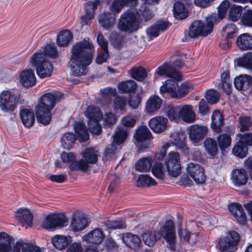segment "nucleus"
I'll return each mask as SVG.
<instances>
[{
    "label": "nucleus",
    "instance_id": "f257e3e1",
    "mask_svg": "<svg viewBox=\"0 0 252 252\" xmlns=\"http://www.w3.org/2000/svg\"><path fill=\"white\" fill-rule=\"evenodd\" d=\"M93 48V44L88 38H85L73 45L68 64L74 75H85L87 74V66L92 61Z\"/></svg>",
    "mask_w": 252,
    "mask_h": 252
},
{
    "label": "nucleus",
    "instance_id": "f03ea898",
    "mask_svg": "<svg viewBox=\"0 0 252 252\" xmlns=\"http://www.w3.org/2000/svg\"><path fill=\"white\" fill-rule=\"evenodd\" d=\"M154 16L153 13L147 8L138 11L134 8H129L124 12L119 19L117 29L122 32L129 33L135 32L141 28L143 21L147 22Z\"/></svg>",
    "mask_w": 252,
    "mask_h": 252
},
{
    "label": "nucleus",
    "instance_id": "7ed1b4c3",
    "mask_svg": "<svg viewBox=\"0 0 252 252\" xmlns=\"http://www.w3.org/2000/svg\"><path fill=\"white\" fill-rule=\"evenodd\" d=\"M63 97V94L59 92L48 93L42 95L35 109L38 122L44 125L49 124L52 118L51 110Z\"/></svg>",
    "mask_w": 252,
    "mask_h": 252
},
{
    "label": "nucleus",
    "instance_id": "20e7f679",
    "mask_svg": "<svg viewBox=\"0 0 252 252\" xmlns=\"http://www.w3.org/2000/svg\"><path fill=\"white\" fill-rule=\"evenodd\" d=\"M30 62L35 68L36 73L41 78L50 77L53 72V67L44 54L37 51L31 57Z\"/></svg>",
    "mask_w": 252,
    "mask_h": 252
},
{
    "label": "nucleus",
    "instance_id": "39448f33",
    "mask_svg": "<svg viewBox=\"0 0 252 252\" xmlns=\"http://www.w3.org/2000/svg\"><path fill=\"white\" fill-rule=\"evenodd\" d=\"M216 19L217 15H213L207 17L206 24L201 20L193 21L189 28V36L195 38L199 36H206L208 35L212 32L214 23Z\"/></svg>",
    "mask_w": 252,
    "mask_h": 252
},
{
    "label": "nucleus",
    "instance_id": "423d86ee",
    "mask_svg": "<svg viewBox=\"0 0 252 252\" xmlns=\"http://www.w3.org/2000/svg\"><path fill=\"white\" fill-rule=\"evenodd\" d=\"M167 116L171 121L178 122L182 120L187 123L194 122L196 118L192 106L189 105H180L170 108Z\"/></svg>",
    "mask_w": 252,
    "mask_h": 252
},
{
    "label": "nucleus",
    "instance_id": "0eeeda50",
    "mask_svg": "<svg viewBox=\"0 0 252 252\" xmlns=\"http://www.w3.org/2000/svg\"><path fill=\"white\" fill-rule=\"evenodd\" d=\"M24 100L20 95H16L8 90L2 91L0 94V109L5 113H11L15 110L19 103Z\"/></svg>",
    "mask_w": 252,
    "mask_h": 252
},
{
    "label": "nucleus",
    "instance_id": "6e6552de",
    "mask_svg": "<svg viewBox=\"0 0 252 252\" xmlns=\"http://www.w3.org/2000/svg\"><path fill=\"white\" fill-rule=\"evenodd\" d=\"M98 156L97 150L92 148H87L83 153V159H80L78 162L72 163L69 166V168L73 171H86L89 164H94L97 162Z\"/></svg>",
    "mask_w": 252,
    "mask_h": 252
},
{
    "label": "nucleus",
    "instance_id": "1a4fd4ad",
    "mask_svg": "<svg viewBox=\"0 0 252 252\" xmlns=\"http://www.w3.org/2000/svg\"><path fill=\"white\" fill-rule=\"evenodd\" d=\"M128 135V130L126 127H118L115 134L113 135V143L108 146L104 153L103 159L110 160L115 158L117 148L116 145L122 144Z\"/></svg>",
    "mask_w": 252,
    "mask_h": 252
},
{
    "label": "nucleus",
    "instance_id": "9d476101",
    "mask_svg": "<svg viewBox=\"0 0 252 252\" xmlns=\"http://www.w3.org/2000/svg\"><path fill=\"white\" fill-rule=\"evenodd\" d=\"M165 164L170 176L176 178L181 173V165L179 154L175 152L169 153Z\"/></svg>",
    "mask_w": 252,
    "mask_h": 252
},
{
    "label": "nucleus",
    "instance_id": "9b49d317",
    "mask_svg": "<svg viewBox=\"0 0 252 252\" xmlns=\"http://www.w3.org/2000/svg\"><path fill=\"white\" fill-rule=\"evenodd\" d=\"M160 235L168 243L170 248L174 250L175 249V240L176 238L175 225L173 221L168 220L166 221L159 230Z\"/></svg>",
    "mask_w": 252,
    "mask_h": 252
},
{
    "label": "nucleus",
    "instance_id": "f8f14e48",
    "mask_svg": "<svg viewBox=\"0 0 252 252\" xmlns=\"http://www.w3.org/2000/svg\"><path fill=\"white\" fill-rule=\"evenodd\" d=\"M188 174L197 184H202L206 180L204 167L197 163L189 162L187 167Z\"/></svg>",
    "mask_w": 252,
    "mask_h": 252
},
{
    "label": "nucleus",
    "instance_id": "ddd939ff",
    "mask_svg": "<svg viewBox=\"0 0 252 252\" xmlns=\"http://www.w3.org/2000/svg\"><path fill=\"white\" fill-rule=\"evenodd\" d=\"M102 0H93L89 1L84 4V7L86 13L85 15L81 16V24L82 25H87L95 14V11L97 7L102 6Z\"/></svg>",
    "mask_w": 252,
    "mask_h": 252
},
{
    "label": "nucleus",
    "instance_id": "4468645a",
    "mask_svg": "<svg viewBox=\"0 0 252 252\" xmlns=\"http://www.w3.org/2000/svg\"><path fill=\"white\" fill-rule=\"evenodd\" d=\"M239 240V234L232 231L228 233L226 236L220 238L217 247L220 250H225L234 248L237 245Z\"/></svg>",
    "mask_w": 252,
    "mask_h": 252
},
{
    "label": "nucleus",
    "instance_id": "2eb2a0df",
    "mask_svg": "<svg viewBox=\"0 0 252 252\" xmlns=\"http://www.w3.org/2000/svg\"><path fill=\"white\" fill-rule=\"evenodd\" d=\"M208 132L206 126L192 125L189 127V137L194 144L198 143L202 140Z\"/></svg>",
    "mask_w": 252,
    "mask_h": 252
},
{
    "label": "nucleus",
    "instance_id": "dca6fc26",
    "mask_svg": "<svg viewBox=\"0 0 252 252\" xmlns=\"http://www.w3.org/2000/svg\"><path fill=\"white\" fill-rule=\"evenodd\" d=\"M12 251V252H42L35 244L23 239H20L14 244Z\"/></svg>",
    "mask_w": 252,
    "mask_h": 252
},
{
    "label": "nucleus",
    "instance_id": "f3484780",
    "mask_svg": "<svg viewBox=\"0 0 252 252\" xmlns=\"http://www.w3.org/2000/svg\"><path fill=\"white\" fill-rule=\"evenodd\" d=\"M178 89V84L176 81L168 79L160 87L159 92L164 97L177 98Z\"/></svg>",
    "mask_w": 252,
    "mask_h": 252
},
{
    "label": "nucleus",
    "instance_id": "a211bd4d",
    "mask_svg": "<svg viewBox=\"0 0 252 252\" xmlns=\"http://www.w3.org/2000/svg\"><path fill=\"white\" fill-rule=\"evenodd\" d=\"M89 225L88 219L79 213L72 214L70 227L74 232L80 231L85 229Z\"/></svg>",
    "mask_w": 252,
    "mask_h": 252
},
{
    "label": "nucleus",
    "instance_id": "6ab92c4d",
    "mask_svg": "<svg viewBox=\"0 0 252 252\" xmlns=\"http://www.w3.org/2000/svg\"><path fill=\"white\" fill-rule=\"evenodd\" d=\"M168 120L162 116H156L149 121L150 128L155 133H161L166 130Z\"/></svg>",
    "mask_w": 252,
    "mask_h": 252
},
{
    "label": "nucleus",
    "instance_id": "aec40b11",
    "mask_svg": "<svg viewBox=\"0 0 252 252\" xmlns=\"http://www.w3.org/2000/svg\"><path fill=\"white\" fill-rule=\"evenodd\" d=\"M97 41L101 48V53L97 56L95 62L96 63L100 64L106 62L109 57L108 42L104 39L103 35L102 33H98L97 37Z\"/></svg>",
    "mask_w": 252,
    "mask_h": 252
},
{
    "label": "nucleus",
    "instance_id": "412c9836",
    "mask_svg": "<svg viewBox=\"0 0 252 252\" xmlns=\"http://www.w3.org/2000/svg\"><path fill=\"white\" fill-rule=\"evenodd\" d=\"M157 75L173 78L176 80H180L181 77V74L179 72L177 71L174 68L166 64L158 68L155 75V80L158 79Z\"/></svg>",
    "mask_w": 252,
    "mask_h": 252
},
{
    "label": "nucleus",
    "instance_id": "4be33fe9",
    "mask_svg": "<svg viewBox=\"0 0 252 252\" xmlns=\"http://www.w3.org/2000/svg\"><path fill=\"white\" fill-rule=\"evenodd\" d=\"M248 175L244 169H234L231 172V179L235 186L245 185L248 180Z\"/></svg>",
    "mask_w": 252,
    "mask_h": 252
},
{
    "label": "nucleus",
    "instance_id": "5701e85b",
    "mask_svg": "<svg viewBox=\"0 0 252 252\" xmlns=\"http://www.w3.org/2000/svg\"><path fill=\"white\" fill-rule=\"evenodd\" d=\"M116 16L109 12H103L98 16V22L104 29H112L115 24Z\"/></svg>",
    "mask_w": 252,
    "mask_h": 252
},
{
    "label": "nucleus",
    "instance_id": "b1692460",
    "mask_svg": "<svg viewBox=\"0 0 252 252\" xmlns=\"http://www.w3.org/2000/svg\"><path fill=\"white\" fill-rule=\"evenodd\" d=\"M162 99L157 95L150 97L146 101L145 112L147 113L153 114L161 107Z\"/></svg>",
    "mask_w": 252,
    "mask_h": 252
},
{
    "label": "nucleus",
    "instance_id": "393cba45",
    "mask_svg": "<svg viewBox=\"0 0 252 252\" xmlns=\"http://www.w3.org/2000/svg\"><path fill=\"white\" fill-rule=\"evenodd\" d=\"M169 26V23L166 21H159L149 27L146 32L151 38L158 36L160 32L166 30Z\"/></svg>",
    "mask_w": 252,
    "mask_h": 252
},
{
    "label": "nucleus",
    "instance_id": "a878e982",
    "mask_svg": "<svg viewBox=\"0 0 252 252\" xmlns=\"http://www.w3.org/2000/svg\"><path fill=\"white\" fill-rule=\"evenodd\" d=\"M104 237L103 231L100 229L96 228L85 234L83 240L89 243L98 244L102 242Z\"/></svg>",
    "mask_w": 252,
    "mask_h": 252
},
{
    "label": "nucleus",
    "instance_id": "bb28decb",
    "mask_svg": "<svg viewBox=\"0 0 252 252\" xmlns=\"http://www.w3.org/2000/svg\"><path fill=\"white\" fill-rule=\"evenodd\" d=\"M15 217L22 226H32V215L28 209L20 208L16 212Z\"/></svg>",
    "mask_w": 252,
    "mask_h": 252
},
{
    "label": "nucleus",
    "instance_id": "cd10ccee",
    "mask_svg": "<svg viewBox=\"0 0 252 252\" xmlns=\"http://www.w3.org/2000/svg\"><path fill=\"white\" fill-rule=\"evenodd\" d=\"M228 208L231 214L241 224L245 223L246 215L243 207L238 203H233L228 205Z\"/></svg>",
    "mask_w": 252,
    "mask_h": 252
},
{
    "label": "nucleus",
    "instance_id": "c85d7f7f",
    "mask_svg": "<svg viewBox=\"0 0 252 252\" xmlns=\"http://www.w3.org/2000/svg\"><path fill=\"white\" fill-rule=\"evenodd\" d=\"M20 81L25 87L34 86L36 83V77L34 72L31 69L22 71L20 75Z\"/></svg>",
    "mask_w": 252,
    "mask_h": 252
},
{
    "label": "nucleus",
    "instance_id": "c756f323",
    "mask_svg": "<svg viewBox=\"0 0 252 252\" xmlns=\"http://www.w3.org/2000/svg\"><path fill=\"white\" fill-rule=\"evenodd\" d=\"M211 127L216 132H221V127L224 125V119L220 111H214L212 115Z\"/></svg>",
    "mask_w": 252,
    "mask_h": 252
},
{
    "label": "nucleus",
    "instance_id": "7c9ffc66",
    "mask_svg": "<svg viewBox=\"0 0 252 252\" xmlns=\"http://www.w3.org/2000/svg\"><path fill=\"white\" fill-rule=\"evenodd\" d=\"M236 45L241 50H248L252 49V36L248 33L239 35L236 39Z\"/></svg>",
    "mask_w": 252,
    "mask_h": 252
},
{
    "label": "nucleus",
    "instance_id": "2f4dec72",
    "mask_svg": "<svg viewBox=\"0 0 252 252\" xmlns=\"http://www.w3.org/2000/svg\"><path fill=\"white\" fill-rule=\"evenodd\" d=\"M234 84L238 90H246L252 84V77L248 75H242L235 78Z\"/></svg>",
    "mask_w": 252,
    "mask_h": 252
},
{
    "label": "nucleus",
    "instance_id": "473e14b6",
    "mask_svg": "<svg viewBox=\"0 0 252 252\" xmlns=\"http://www.w3.org/2000/svg\"><path fill=\"white\" fill-rule=\"evenodd\" d=\"M71 242L72 238L70 236L57 235L52 239L54 246L60 250L65 248Z\"/></svg>",
    "mask_w": 252,
    "mask_h": 252
},
{
    "label": "nucleus",
    "instance_id": "72a5a7b5",
    "mask_svg": "<svg viewBox=\"0 0 252 252\" xmlns=\"http://www.w3.org/2000/svg\"><path fill=\"white\" fill-rule=\"evenodd\" d=\"M153 162V158L150 157L141 158L135 163V169L139 172H149L151 169Z\"/></svg>",
    "mask_w": 252,
    "mask_h": 252
},
{
    "label": "nucleus",
    "instance_id": "f704fd0d",
    "mask_svg": "<svg viewBox=\"0 0 252 252\" xmlns=\"http://www.w3.org/2000/svg\"><path fill=\"white\" fill-rule=\"evenodd\" d=\"M123 240L126 246L132 249H136L140 246L141 239L138 235L127 233L124 235Z\"/></svg>",
    "mask_w": 252,
    "mask_h": 252
},
{
    "label": "nucleus",
    "instance_id": "c9c22d12",
    "mask_svg": "<svg viewBox=\"0 0 252 252\" xmlns=\"http://www.w3.org/2000/svg\"><path fill=\"white\" fill-rule=\"evenodd\" d=\"M85 115L88 118L89 122L100 121L102 118V113L99 108L93 106L87 107Z\"/></svg>",
    "mask_w": 252,
    "mask_h": 252
},
{
    "label": "nucleus",
    "instance_id": "e433bc0d",
    "mask_svg": "<svg viewBox=\"0 0 252 252\" xmlns=\"http://www.w3.org/2000/svg\"><path fill=\"white\" fill-rule=\"evenodd\" d=\"M23 125L28 127L32 126L35 121L34 114L32 111L28 109L22 110L20 112Z\"/></svg>",
    "mask_w": 252,
    "mask_h": 252
},
{
    "label": "nucleus",
    "instance_id": "4c0bfd02",
    "mask_svg": "<svg viewBox=\"0 0 252 252\" xmlns=\"http://www.w3.org/2000/svg\"><path fill=\"white\" fill-rule=\"evenodd\" d=\"M72 38V34L69 30H63L61 31L58 35L57 44L60 47L66 46L71 41Z\"/></svg>",
    "mask_w": 252,
    "mask_h": 252
},
{
    "label": "nucleus",
    "instance_id": "58836bf2",
    "mask_svg": "<svg viewBox=\"0 0 252 252\" xmlns=\"http://www.w3.org/2000/svg\"><path fill=\"white\" fill-rule=\"evenodd\" d=\"M218 87L223 89L227 94L231 93L232 85L230 82L229 72L228 70L223 72L220 76V81Z\"/></svg>",
    "mask_w": 252,
    "mask_h": 252
},
{
    "label": "nucleus",
    "instance_id": "ea45409f",
    "mask_svg": "<svg viewBox=\"0 0 252 252\" xmlns=\"http://www.w3.org/2000/svg\"><path fill=\"white\" fill-rule=\"evenodd\" d=\"M74 129L77 139L81 142H85L89 138V134L86 126L81 123H77L74 126Z\"/></svg>",
    "mask_w": 252,
    "mask_h": 252
},
{
    "label": "nucleus",
    "instance_id": "a19ab883",
    "mask_svg": "<svg viewBox=\"0 0 252 252\" xmlns=\"http://www.w3.org/2000/svg\"><path fill=\"white\" fill-rule=\"evenodd\" d=\"M141 237L144 244L149 247L153 246L158 241L156 232L153 230H145Z\"/></svg>",
    "mask_w": 252,
    "mask_h": 252
},
{
    "label": "nucleus",
    "instance_id": "79ce46f5",
    "mask_svg": "<svg viewBox=\"0 0 252 252\" xmlns=\"http://www.w3.org/2000/svg\"><path fill=\"white\" fill-rule=\"evenodd\" d=\"M173 12L174 17L179 20L184 19L189 16L188 11L181 2H177L174 4Z\"/></svg>",
    "mask_w": 252,
    "mask_h": 252
},
{
    "label": "nucleus",
    "instance_id": "37998d69",
    "mask_svg": "<svg viewBox=\"0 0 252 252\" xmlns=\"http://www.w3.org/2000/svg\"><path fill=\"white\" fill-rule=\"evenodd\" d=\"M134 136L138 142H143L150 138L151 133L147 126H141L137 129Z\"/></svg>",
    "mask_w": 252,
    "mask_h": 252
},
{
    "label": "nucleus",
    "instance_id": "c03bdc74",
    "mask_svg": "<svg viewBox=\"0 0 252 252\" xmlns=\"http://www.w3.org/2000/svg\"><path fill=\"white\" fill-rule=\"evenodd\" d=\"M204 145L210 158H215L218 151L216 140L212 138H207L204 141Z\"/></svg>",
    "mask_w": 252,
    "mask_h": 252
},
{
    "label": "nucleus",
    "instance_id": "a18cd8bd",
    "mask_svg": "<svg viewBox=\"0 0 252 252\" xmlns=\"http://www.w3.org/2000/svg\"><path fill=\"white\" fill-rule=\"evenodd\" d=\"M157 184V182L148 174L140 175L137 180V185L139 187L154 186Z\"/></svg>",
    "mask_w": 252,
    "mask_h": 252
},
{
    "label": "nucleus",
    "instance_id": "49530a36",
    "mask_svg": "<svg viewBox=\"0 0 252 252\" xmlns=\"http://www.w3.org/2000/svg\"><path fill=\"white\" fill-rule=\"evenodd\" d=\"M11 249L10 236L5 232H0V252H9Z\"/></svg>",
    "mask_w": 252,
    "mask_h": 252
},
{
    "label": "nucleus",
    "instance_id": "de8ad7c7",
    "mask_svg": "<svg viewBox=\"0 0 252 252\" xmlns=\"http://www.w3.org/2000/svg\"><path fill=\"white\" fill-rule=\"evenodd\" d=\"M137 88L136 83L131 80L123 81L118 85V89L123 93H131L135 91Z\"/></svg>",
    "mask_w": 252,
    "mask_h": 252
},
{
    "label": "nucleus",
    "instance_id": "09e8293b",
    "mask_svg": "<svg viewBox=\"0 0 252 252\" xmlns=\"http://www.w3.org/2000/svg\"><path fill=\"white\" fill-rule=\"evenodd\" d=\"M153 175L157 178L163 180L165 177V170L163 165L160 162H155L151 169Z\"/></svg>",
    "mask_w": 252,
    "mask_h": 252
},
{
    "label": "nucleus",
    "instance_id": "8fccbe9b",
    "mask_svg": "<svg viewBox=\"0 0 252 252\" xmlns=\"http://www.w3.org/2000/svg\"><path fill=\"white\" fill-rule=\"evenodd\" d=\"M232 153L235 156L243 158L248 153L247 146L244 142L240 141L234 147Z\"/></svg>",
    "mask_w": 252,
    "mask_h": 252
},
{
    "label": "nucleus",
    "instance_id": "3c124183",
    "mask_svg": "<svg viewBox=\"0 0 252 252\" xmlns=\"http://www.w3.org/2000/svg\"><path fill=\"white\" fill-rule=\"evenodd\" d=\"M75 140L76 137L73 133H66L62 137V145L64 149H70L72 147Z\"/></svg>",
    "mask_w": 252,
    "mask_h": 252
},
{
    "label": "nucleus",
    "instance_id": "603ef678",
    "mask_svg": "<svg viewBox=\"0 0 252 252\" xmlns=\"http://www.w3.org/2000/svg\"><path fill=\"white\" fill-rule=\"evenodd\" d=\"M131 77L138 81H143L147 76V72L144 68L138 67L132 68L130 70Z\"/></svg>",
    "mask_w": 252,
    "mask_h": 252
},
{
    "label": "nucleus",
    "instance_id": "864d4df0",
    "mask_svg": "<svg viewBox=\"0 0 252 252\" xmlns=\"http://www.w3.org/2000/svg\"><path fill=\"white\" fill-rule=\"evenodd\" d=\"M243 7L240 5H232L229 9V18L234 22L238 21L242 15Z\"/></svg>",
    "mask_w": 252,
    "mask_h": 252
},
{
    "label": "nucleus",
    "instance_id": "5fc2aeb1",
    "mask_svg": "<svg viewBox=\"0 0 252 252\" xmlns=\"http://www.w3.org/2000/svg\"><path fill=\"white\" fill-rule=\"evenodd\" d=\"M239 64L252 71V52H249L245 54L238 60Z\"/></svg>",
    "mask_w": 252,
    "mask_h": 252
},
{
    "label": "nucleus",
    "instance_id": "6e6d98bb",
    "mask_svg": "<svg viewBox=\"0 0 252 252\" xmlns=\"http://www.w3.org/2000/svg\"><path fill=\"white\" fill-rule=\"evenodd\" d=\"M104 223L109 229H123L126 227V224L122 219L116 220H107L104 222Z\"/></svg>",
    "mask_w": 252,
    "mask_h": 252
},
{
    "label": "nucleus",
    "instance_id": "4d7b16f0",
    "mask_svg": "<svg viewBox=\"0 0 252 252\" xmlns=\"http://www.w3.org/2000/svg\"><path fill=\"white\" fill-rule=\"evenodd\" d=\"M217 141L220 149L223 150L230 145L231 138L227 134H221L218 137Z\"/></svg>",
    "mask_w": 252,
    "mask_h": 252
},
{
    "label": "nucleus",
    "instance_id": "13d9d810",
    "mask_svg": "<svg viewBox=\"0 0 252 252\" xmlns=\"http://www.w3.org/2000/svg\"><path fill=\"white\" fill-rule=\"evenodd\" d=\"M237 28L234 24H229L224 27L222 30V35L225 38H232L235 36Z\"/></svg>",
    "mask_w": 252,
    "mask_h": 252
},
{
    "label": "nucleus",
    "instance_id": "bf43d9fd",
    "mask_svg": "<svg viewBox=\"0 0 252 252\" xmlns=\"http://www.w3.org/2000/svg\"><path fill=\"white\" fill-rule=\"evenodd\" d=\"M38 51H41L46 58L48 56L52 58H56L58 56L56 47L51 44L47 45L45 47H42Z\"/></svg>",
    "mask_w": 252,
    "mask_h": 252
},
{
    "label": "nucleus",
    "instance_id": "052dcab7",
    "mask_svg": "<svg viewBox=\"0 0 252 252\" xmlns=\"http://www.w3.org/2000/svg\"><path fill=\"white\" fill-rule=\"evenodd\" d=\"M127 103V99L124 96H117L113 101V108L116 111L120 110L125 111Z\"/></svg>",
    "mask_w": 252,
    "mask_h": 252
},
{
    "label": "nucleus",
    "instance_id": "680f3d73",
    "mask_svg": "<svg viewBox=\"0 0 252 252\" xmlns=\"http://www.w3.org/2000/svg\"><path fill=\"white\" fill-rule=\"evenodd\" d=\"M55 228L62 227L67 224V218L62 214H52Z\"/></svg>",
    "mask_w": 252,
    "mask_h": 252
},
{
    "label": "nucleus",
    "instance_id": "e2e57ef3",
    "mask_svg": "<svg viewBox=\"0 0 252 252\" xmlns=\"http://www.w3.org/2000/svg\"><path fill=\"white\" fill-rule=\"evenodd\" d=\"M125 5L122 0H114L109 9L113 14L117 16L124 7Z\"/></svg>",
    "mask_w": 252,
    "mask_h": 252
},
{
    "label": "nucleus",
    "instance_id": "0e129e2a",
    "mask_svg": "<svg viewBox=\"0 0 252 252\" xmlns=\"http://www.w3.org/2000/svg\"><path fill=\"white\" fill-rule=\"evenodd\" d=\"M192 89V86L188 82L182 84L180 87H178L177 92V98H180L186 95L190 90Z\"/></svg>",
    "mask_w": 252,
    "mask_h": 252
},
{
    "label": "nucleus",
    "instance_id": "69168bd1",
    "mask_svg": "<svg viewBox=\"0 0 252 252\" xmlns=\"http://www.w3.org/2000/svg\"><path fill=\"white\" fill-rule=\"evenodd\" d=\"M220 97L219 93L216 90L210 89L207 91L206 98L208 102L211 104H215L218 102Z\"/></svg>",
    "mask_w": 252,
    "mask_h": 252
},
{
    "label": "nucleus",
    "instance_id": "338daca9",
    "mask_svg": "<svg viewBox=\"0 0 252 252\" xmlns=\"http://www.w3.org/2000/svg\"><path fill=\"white\" fill-rule=\"evenodd\" d=\"M252 121L250 117H242L240 118V130L241 131L249 130L252 125Z\"/></svg>",
    "mask_w": 252,
    "mask_h": 252
},
{
    "label": "nucleus",
    "instance_id": "774afa93",
    "mask_svg": "<svg viewBox=\"0 0 252 252\" xmlns=\"http://www.w3.org/2000/svg\"><path fill=\"white\" fill-rule=\"evenodd\" d=\"M99 121H91L88 123V127L91 133L98 135L101 132V126Z\"/></svg>",
    "mask_w": 252,
    "mask_h": 252
}]
</instances>
